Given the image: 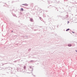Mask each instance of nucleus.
<instances>
[{
	"label": "nucleus",
	"instance_id": "nucleus-1",
	"mask_svg": "<svg viewBox=\"0 0 77 77\" xmlns=\"http://www.w3.org/2000/svg\"><path fill=\"white\" fill-rule=\"evenodd\" d=\"M23 5H24V6H28V5L27 4H23Z\"/></svg>",
	"mask_w": 77,
	"mask_h": 77
},
{
	"label": "nucleus",
	"instance_id": "nucleus-2",
	"mask_svg": "<svg viewBox=\"0 0 77 77\" xmlns=\"http://www.w3.org/2000/svg\"><path fill=\"white\" fill-rule=\"evenodd\" d=\"M68 46H69V47H71V44H69Z\"/></svg>",
	"mask_w": 77,
	"mask_h": 77
},
{
	"label": "nucleus",
	"instance_id": "nucleus-3",
	"mask_svg": "<svg viewBox=\"0 0 77 77\" xmlns=\"http://www.w3.org/2000/svg\"><path fill=\"white\" fill-rule=\"evenodd\" d=\"M20 11H23V8H21V9H20Z\"/></svg>",
	"mask_w": 77,
	"mask_h": 77
},
{
	"label": "nucleus",
	"instance_id": "nucleus-4",
	"mask_svg": "<svg viewBox=\"0 0 77 77\" xmlns=\"http://www.w3.org/2000/svg\"><path fill=\"white\" fill-rule=\"evenodd\" d=\"M30 21H33V19H30Z\"/></svg>",
	"mask_w": 77,
	"mask_h": 77
},
{
	"label": "nucleus",
	"instance_id": "nucleus-5",
	"mask_svg": "<svg viewBox=\"0 0 77 77\" xmlns=\"http://www.w3.org/2000/svg\"><path fill=\"white\" fill-rule=\"evenodd\" d=\"M69 30V29H68L67 30H66V31H68V30Z\"/></svg>",
	"mask_w": 77,
	"mask_h": 77
},
{
	"label": "nucleus",
	"instance_id": "nucleus-6",
	"mask_svg": "<svg viewBox=\"0 0 77 77\" xmlns=\"http://www.w3.org/2000/svg\"><path fill=\"white\" fill-rule=\"evenodd\" d=\"M67 23H69V21H68Z\"/></svg>",
	"mask_w": 77,
	"mask_h": 77
},
{
	"label": "nucleus",
	"instance_id": "nucleus-7",
	"mask_svg": "<svg viewBox=\"0 0 77 77\" xmlns=\"http://www.w3.org/2000/svg\"><path fill=\"white\" fill-rule=\"evenodd\" d=\"M26 67H24V68H25Z\"/></svg>",
	"mask_w": 77,
	"mask_h": 77
},
{
	"label": "nucleus",
	"instance_id": "nucleus-8",
	"mask_svg": "<svg viewBox=\"0 0 77 77\" xmlns=\"http://www.w3.org/2000/svg\"><path fill=\"white\" fill-rule=\"evenodd\" d=\"M12 32H13V31H12Z\"/></svg>",
	"mask_w": 77,
	"mask_h": 77
}]
</instances>
